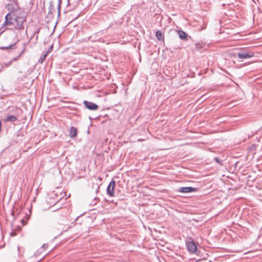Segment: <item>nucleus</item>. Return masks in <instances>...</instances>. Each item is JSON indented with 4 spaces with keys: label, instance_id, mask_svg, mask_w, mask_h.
<instances>
[{
    "label": "nucleus",
    "instance_id": "f257e3e1",
    "mask_svg": "<svg viewBox=\"0 0 262 262\" xmlns=\"http://www.w3.org/2000/svg\"><path fill=\"white\" fill-rule=\"evenodd\" d=\"M27 14L25 13L19 14L14 17L15 25L14 27L17 30H23L24 29V24L26 22Z\"/></svg>",
    "mask_w": 262,
    "mask_h": 262
},
{
    "label": "nucleus",
    "instance_id": "f03ea898",
    "mask_svg": "<svg viewBox=\"0 0 262 262\" xmlns=\"http://www.w3.org/2000/svg\"><path fill=\"white\" fill-rule=\"evenodd\" d=\"M186 248L189 253H194L196 252L197 247L192 237L188 236L186 238Z\"/></svg>",
    "mask_w": 262,
    "mask_h": 262
},
{
    "label": "nucleus",
    "instance_id": "7ed1b4c3",
    "mask_svg": "<svg viewBox=\"0 0 262 262\" xmlns=\"http://www.w3.org/2000/svg\"><path fill=\"white\" fill-rule=\"evenodd\" d=\"M115 186L116 181L112 179L106 188V193L108 196L111 197L114 196V189Z\"/></svg>",
    "mask_w": 262,
    "mask_h": 262
},
{
    "label": "nucleus",
    "instance_id": "20e7f679",
    "mask_svg": "<svg viewBox=\"0 0 262 262\" xmlns=\"http://www.w3.org/2000/svg\"><path fill=\"white\" fill-rule=\"evenodd\" d=\"M254 54L250 51H241L238 53V57L239 59H248L253 57Z\"/></svg>",
    "mask_w": 262,
    "mask_h": 262
},
{
    "label": "nucleus",
    "instance_id": "39448f33",
    "mask_svg": "<svg viewBox=\"0 0 262 262\" xmlns=\"http://www.w3.org/2000/svg\"><path fill=\"white\" fill-rule=\"evenodd\" d=\"M14 18L12 16L11 12H9L6 14L5 17V21L4 25L9 26L12 25L14 24Z\"/></svg>",
    "mask_w": 262,
    "mask_h": 262
},
{
    "label": "nucleus",
    "instance_id": "423d86ee",
    "mask_svg": "<svg viewBox=\"0 0 262 262\" xmlns=\"http://www.w3.org/2000/svg\"><path fill=\"white\" fill-rule=\"evenodd\" d=\"M83 104L85 108L91 111H95L98 108V105L97 104L87 100H84Z\"/></svg>",
    "mask_w": 262,
    "mask_h": 262
},
{
    "label": "nucleus",
    "instance_id": "0eeeda50",
    "mask_svg": "<svg viewBox=\"0 0 262 262\" xmlns=\"http://www.w3.org/2000/svg\"><path fill=\"white\" fill-rule=\"evenodd\" d=\"M198 190V188L188 186V187H180L178 190V191L179 192L183 193H190L192 192H195Z\"/></svg>",
    "mask_w": 262,
    "mask_h": 262
},
{
    "label": "nucleus",
    "instance_id": "6e6552de",
    "mask_svg": "<svg viewBox=\"0 0 262 262\" xmlns=\"http://www.w3.org/2000/svg\"><path fill=\"white\" fill-rule=\"evenodd\" d=\"M77 135V129L74 126H71L69 130V136L71 138H74Z\"/></svg>",
    "mask_w": 262,
    "mask_h": 262
},
{
    "label": "nucleus",
    "instance_id": "1a4fd4ad",
    "mask_svg": "<svg viewBox=\"0 0 262 262\" xmlns=\"http://www.w3.org/2000/svg\"><path fill=\"white\" fill-rule=\"evenodd\" d=\"M55 12L54 7L52 5H50L49 7V12L47 14V17L52 18L54 16V13Z\"/></svg>",
    "mask_w": 262,
    "mask_h": 262
},
{
    "label": "nucleus",
    "instance_id": "9d476101",
    "mask_svg": "<svg viewBox=\"0 0 262 262\" xmlns=\"http://www.w3.org/2000/svg\"><path fill=\"white\" fill-rule=\"evenodd\" d=\"M155 35H156L157 39L159 41H164V36L163 33L162 32V31L161 30H157L156 32Z\"/></svg>",
    "mask_w": 262,
    "mask_h": 262
},
{
    "label": "nucleus",
    "instance_id": "9b49d317",
    "mask_svg": "<svg viewBox=\"0 0 262 262\" xmlns=\"http://www.w3.org/2000/svg\"><path fill=\"white\" fill-rule=\"evenodd\" d=\"M179 37L184 40H187L188 34L182 30H178V31Z\"/></svg>",
    "mask_w": 262,
    "mask_h": 262
},
{
    "label": "nucleus",
    "instance_id": "f8f14e48",
    "mask_svg": "<svg viewBox=\"0 0 262 262\" xmlns=\"http://www.w3.org/2000/svg\"><path fill=\"white\" fill-rule=\"evenodd\" d=\"M16 42L11 43L7 46H1L0 47V50H5L9 49H15L16 47Z\"/></svg>",
    "mask_w": 262,
    "mask_h": 262
},
{
    "label": "nucleus",
    "instance_id": "ddd939ff",
    "mask_svg": "<svg viewBox=\"0 0 262 262\" xmlns=\"http://www.w3.org/2000/svg\"><path fill=\"white\" fill-rule=\"evenodd\" d=\"M17 120V117L13 115H10L6 118L5 119V122H14Z\"/></svg>",
    "mask_w": 262,
    "mask_h": 262
},
{
    "label": "nucleus",
    "instance_id": "4468645a",
    "mask_svg": "<svg viewBox=\"0 0 262 262\" xmlns=\"http://www.w3.org/2000/svg\"><path fill=\"white\" fill-rule=\"evenodd\" d=\"M50 52V50H47L46 52H43L42 53V56L40 57V58L38 60V62L39 63H42L45 60V59L46 58L47 55Z\"/></svg>",
    "mask_w": 262,
    "mask_h": 262
},
{
    "label": "nucleus",
    "instance_id": "2eb2a0df",
    "mask_svg": "<svg viewBox=\"0 0 262 262\" xmlns=\"http://www.w3.org/2000/svg\"><path fill=\"white\" fill-rule=\"evenodd\" d=\"M18 8V6L17 3H16L15 7H13V5L10 4H8L7 5L8 9L9 10H11L12 11H16V10H17Z\"/></svg>",
    "mask_w": 262,
    "mask_h": 262
},
{
    "label": "nucleus",
    "instance_id": "dca6fc26",
    "mask_svg": "<svg viewBox=\"0 0 262 262\" xmlns=\"http://www.w3.org/2000/svg\"><path fill=\"white\" fill-rule=\"evenodd\" d=\"M25 49L24 48V49L23 50V51L19 54V55L17 56V57H13L11 59V62L12 61H16L21 56V55L23 53L24 51H25Z\"/></svg>",
    "mask_w": 262,
    "mask_h": 262
},
{
    "label": "nucleus",
    "instance_id": "f3484780",
    "mask_svg": "<svg viewBox=\"0 0 262 262\" xmlns=\"http://www.w3.org/2000/svg\"><path fill=\"white\" fill-rule=\"evenodd\" d=\"M214 161H215L216 163L222 165L223 161L221 160L219 157H214L213 158Z\"/></svg>",
    "mask_w": 262,
    "mask_h": 262
},
{
    "label": "nucleus",
    "instance_id": "a211bd4d",
    "mask_svg": "<svg viewBox=\"0 0 262 262\" xmlns=\"http://www.w3.org/2000/svg\"><path fill=\"white\" fill-rule=\"evenodd\" d=\"M61 3H62V1H58V7H57V8H58V17L60 16V7H61Z\"/></svg>",
    "mask_w": 262,
    "mask_h": 262
},
{
    "label": "nucleus",
    "instance_id": "6ab92c4d",
    "mask_svg": "<svg viewBox=\"0 0 262 262\" xmlns=\"http://www.w3.org/2000/svg\"><path fill=\"white\" fill-rule=\"evenodd\" d=\"M12 62L11 61H10L9 62H7V63H5L4 64L3 66L4 67H5L6 68L9 67L10 66H11Z\"/></svg>",
    "mask_w": 262,
    "mask_h": 262
},
{
    "label": "nucleus",
    "instance_id": "aec40b11",
    "mask_svg": "<svg viewBox=\"0 0 262 262\" xmlns=\"http://www.w3.org/2000/svg\"><path fill=\"white\" fill-rule=\"evenodd\" d=\"M48 247V245L47 244H44L42 245L41 248L44 250H46Z\"/></svg>",
    "mask_w": 262,
    "mask_h": 262
},
{
    "label": "nucleus",
    "instance_id": "412c9836",
    "mask_svg": "<svg viewBox=\"0 0 262 262\" xmlns=\"http://www.w3.org/2000/svg\"><path fill=\"white\" fill-rule=\"evenodd\" d=\"M39 31H40V29H37V30H35V31L34 32L32 36L31 37V38L33 37V36H34V35L35 34H38V33L39 32Z\"/></svg>",
    "mask_w": 262,
    "mask_h": 262
},
{
    "label": "nucleus",
    "instance_id": "4be33fe9",
    "mask_svg": "<svg viewBox=\"0 0 262 262\" xmlns=\"http://www.w3.org/2000/svg\"><path fill=\"white\" fill-rule=\"evenodd\" d=\"M11 215L14 217H15V211L14 210H12L11 211Z\"/></svg>",
    "mask_w": 262,
    "mask_h": 262
},
{
    "label": "nucleus",
    "instance_id": "5701e85b",
    "mask_svg": "<svg viewBox=\"0 0 262 262\" xmlns=\"http://www.w3.org/2000/svg\"><path fill=\"white\" fill-rule=\"evenodd\" d=\"M10 235L11 236H15V233L14 232L12 231L11 233H10Z\"/></svg>",
    "mask_w": 262,
    "mask_h": 262
},
{
    "label": "nucleus",
    "instance_id": "b1692460",
    "mask_svg": "<svg viewBox=\"0 0 262 262\" xmlns=\"http://www.w3.org/2000/svg\"><path fill=\"white\" fill-rule=\"evenodd\" d=\"M21 222L23 225H25L26 223L25 222V220L24 219H21Z\"/></svg>",
    "mask_w": 262,
    "mask_h": 262
},
{
    "label": "nucleus",
    "instance_id": "393cba45",
    "mask_svg": "<svg viewBox=\"0 0 262 262\" xmlns=\"http://www.w3.org/2000/svg\"><path fill=\"white\" fill-rule=\"evenodd\" d=\"M53 48V45L51 46L50 48L48 50H50V52L52 50Z\"/></svg>",
    "mask_w": 262,
    "mask_h": 262
},
{
    "label": "nucleus",
    "instance_id": "a878e982",
    "mask_svg": "<svg viewBox=\"0 0 262 262\" xmlns=\"http://www.w3.org/2000/svg\"><path fill=\"white\" fill-rule=\"evenodd\" d=\"M98 199V198H95L94 201H96V200H97ZM96 204V202H95L94 203V204Z\"/></svg>",
    "mask_w": 262,
    "mask_h": 262
},
{
    "label": "nucleus",
    "instance_id": "bb28decb",
    "mask_svg": "<svg viewBox=\"0 0 262 262\" xmlns=\"http://www.w3.org/2000/svg\"><path fill=\"white\" fill-rule=\"evenodd\" d=\"M3 68H4V66H2V67L0 68V72H1L3 71Z\"/></svg>",
    "mask_w": 262,
    "mask_h": 262
},
{
    "label": "nucleus",
    "instance_id": "cd10ccee",
    "mask_svg": "<svg viewBox=\"0 0 262 262\" xmlns=\"http://www.w3.org/2000/svg\"><path fill=\"white\" fill-rule=\"evenodd\" d=\"M35 38H36V40H37V39H38V36L37 35L36 36Z\"/></svg>",
    "mask_w": 262,
    "mask_h": 262
},
{
    "label": "nucleus",
    "instance_id": "c85d7f7f",
    "mask_svg": "<svg viewBox=\"0 0 262 262\" xmlns=\"http://www.w3.org/2000/svg\"><path fill=\"white\" fill-rule=\"evenodd\" d=\"M20 213V211H18L17 213V215H19V214Z\"/></svg>",
    "mask_w": 262,
    "mask_h": 262
},
{
    "label": "nucleus",
    "instance_id": "c756f323",
    "mask_svg": "<svg viewBox=\"0 0 262 262\" xmlns=\"http://www.w3.org/2000/svg\"><path fill=\"white\" fill-rule=\"evenodd\" d=\"M79 15H80V14H79L77 16V17H76V18H78V17H79Z\"/></svg>",
    "mask_w": 262,
    "mask_h": 262
},
{
    "label": "nucleus",
    "instance_id": "7c9ffc66",
    "mask_svg": "<svg viewBox=\"0 0 262 262\" xmlns=\"http://www.w3.org/2000/svg\"><path fill=\"white\" fill-rule=\"evenodd\" d=\"M252 148H253V147H252H252H250V149H251V150Z\"/></svg>",
    "mask_w": 262,
    "mask_h": 262
},
{
    "label": "nucleus",
    "instance_id": "2f4dec72",
    "mask_svg": "<svg viewBox=\"0 0 262 262\" xmlns=\"http://www.w3.org/2000/svg\"><path fill=\"white\" fill-rule=\"evenodd\" d=\"M9 1H14L15 2V0H9Z\"/></svg>",
    "mask_w": 262,
    "mask_h": 262
},
{
    "label": "nucleus",
    "instance_id": "473e14b6",
    "mask_svg": "<svg viewBox=\"0 0 262 262\" xmlns=\"http://www.w3.org/2000/svg\"><path fill=\"white\" fill-rule=\"evenodd\" d=\"M252 147H254V146H255V145H252Z\"/></svg>",
    "mask_w": 262,
    "mask_h": 262
},
{
    "label": "nucleus",
    "instance_id": "72a5a7b5",
    "mask_svg": "<svg viewBox=\"0 0 262 262\" xmlns=\"http://www.w3.org/2000/svg\"><path fill=\"white\" fill-rule=\"evenodd\" d=\"M58 1H62V0H58Z\"/></svg>",
    "mask_w": 262,
    "mask_h": 262
}]
</instances>
